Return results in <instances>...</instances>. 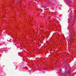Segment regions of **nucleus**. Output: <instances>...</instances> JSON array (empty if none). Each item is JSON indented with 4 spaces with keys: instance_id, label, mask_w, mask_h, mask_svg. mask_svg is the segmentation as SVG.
Segmentation results:
<instances>
[{
    "instance_id": "nucleus-1",
    "label": "nucleus",
    "mask_w": 76,
    "mask_h": 76,
    "mask_svg": "<svg viewBox=\"0 0 76 76\" xmlns=\"http://www.w3.org/2000/svg\"><path fill=\"white\" fill-rule=\"evenodd\" d=\"M68 2L69 3V0H68Z\"/></svg>"
},
{
    "instance_id": "nucleus-2",
    "label": "nucleus",
    "mask_w": 76,
    "mask_h": 76,
    "mask_svg": "<svg viewBox=\"0 0 76 76\" xmlns=\"http://www.w3.org/2000/svg\"><path fill=\"white\" fill-rule=\"evenodd\" d=\"M72 41H73V40L72 39H71Z\"/></svg>"
},
{
    "instance_id": "nucleus-3",
    "label": "nucleus",
    "mask_w": 76,
    "mask_h": 76,
    "mask_svg": "<svg viewBox=\"0 0 76 76\" xmlns=\"http://www.w3.org/2000/svg\"><path fill=\"white\" fill-rule=\"evenodd\" d=\"M68 6H70L71 5H68Z\"/></svg>"
}]
</instances>
